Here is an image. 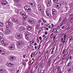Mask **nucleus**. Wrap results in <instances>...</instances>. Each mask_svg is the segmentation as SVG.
Masks as SVG:
<instances>
[{
    "mask_svg": "<svg viewBox=\"0 0 73 73\" xmlns=\"http://www.w3.org/2000/svg\"><path fill=\"white\" fill-rule=\"evenodd\" d=\"M25 10L27 12H31V9L29 6H26L25 7Z\"/></svg>",
    "mask_w": 73,
    "mask_h": 73,
    "instance_id": "nucleus-1",
    "label": "nucleus"
},
{
    "mask_svg": "<svg viewBox=\"0 0 73 73\" xmlns=\"http://www.w3.org/2000/svg\"><path fill=\"white\" fill-rule=\"evenodd\" d=\"M24 44V41H19V43L18 44L17 46H20L23 45Z\"/></svg>",
    "mask_w": 73,
    "mask_h": 73,
    "instance_id": "nucleus-2",
    "label": "nucleus"
},
{
    "mask_svg": "<svg viewBox=\"0 0 73 73\" xmlns=\"http://www.w3.org/2000/svg\"><path fill=\"white\" fill-rule=\"evenodd\" d=\"M15 48V45L12 44L11 46H9V48L10 50H14Z\"/></svg>",
    "mask_w": 73,
    "mask_h": 73,
    "instance_id": "nucleus-3",
    "label": "nucleus"
},
{
    "mask_svg": "<svg viewBox=\"0 0 73 73\" xmlns=\"http://www.w3.org/2000/svg\"><path fill=\"white\" fill-rule=\"evenodd\" d=\"M11 32V31L9 30V29H8L6 30L5 31V33L7 34V35H9L10 32Z\"/></svg>",
    "mask_w": 73,
    "mask_h": 73,
    "instance_id": "nucleus-4",
    "label": "nucleus"
},
{
    "mask_svg": "<svg viewBox=\"0 0 73 73\" xmlns=\"http://www.w3.org/2000/svg\"><path fill=\"white\" fill-rule=\"evenodd\" d=\"M3 34H0V38H1L0 40L1 41L3 42V41L4 39L3 38H2V37H3Z\"/></svg>",
    "mask_w": 73,
    "mask_h": 73,
    "instance_id": "nucleus-5",
    "label": "nucleus"
},
{
    "mask_svg": "<svg viewBox=\"0 0 73 73\" xmlns=\"http://www.w3.org/2000/svg\"><path fill=\"white\" fill-rule=\"evenodd\" d=\"M0 73H5V71L3 68H0Z\"/></svg>",
    "mask_w": 73,
    "mask_h": 73,
    "instance_id": "nucleus-6",
    "label": "nucleus"
},
{
    "mask_svg": "<svg viewBox=\"0 0 73 73\" xmlns=\"http://www.w3.org/2000/svg\"><path fill=\"white\" fill-rule=\"evenodd\" d=\"M22 34H20L18 35V36L16 37V38L17 39H20L22 38Z\"/></svg>",
    "mask_w": 73,
    "mask_h": 73,
    "instance_id": "nucleus-7",
    "label": "nucleus"
},
{
    "mask_svg": "<svg viewBox=\"0 0 73 73\" xmlns=\"http://www.w3.org/2000/svg\"><path fill=\"white\" fill-rule=\"evenodd\" d=\"M48 3L47 4V7H50V5H51L52 1H51V0H48Z\"/></svg>",
    "mask_w": 73,
    "mask_h": 73,
    "instance_id": "nucleus-8",
    "label": "nucleus"
},
{
    "mask_svg": "<svg viewBox=\"0 0 73 73\" xmlns=\"http://www.w3.org/2000/svg\"><path fill=\"white\" fill-rule=\"evenodd\" d=\"M51 61H52V59L50 58L48 60V64L50 66V64H51Z\"/></svg>",
    "mask_w": 73,
    "mask_h": 73,
    "instance_id": "nucleus-9",
    "label": "nucleus"
},
{
    "mask_svg": "<svg viewBox=\"0 0 73 73\" xmlns=\"http://www.w3.org/2000/svg\"><path fill=\"white\" fill-rule=\"evenodd\" d=\"M32 27L30 26H28L27 27V29L28 31H30L32 29Z\"/></svg>",
    "mask_w": 73,
    "mask_h": 73,
    "instance_id": "nucleus-10",
    "label": "nucleus"
},
{
    "mask_svg": "<svg viewBox=\"0 0 73 73\" xmlns=\"http://www.w3.org/2000/svg\"><path fill=\"white\" fill-rule=\"evenodd\" d=\"M31 5L32 7H33L35 6V2H32L31 3Z\"/></svg>",
    "mask_w": 73,
    "mask_h": 73,
    "instance_id": "nucleus-11",
    "label": "nucleus"
},
{
    "mask_svg": "<svg viewBox=\"0 0 73 73\" xmlns=\"http://www.w3.org/2000/svg\"><path fill=\"white\" fill-rule=\"evenodd\" d=\"M15 23H16V24H18V25H22V24H21V23L20 22L18 21L17 20H16V21Z\"/></svg>",
    "mask_w": 73,
    "mask_h": 73,
    "instance_id": "nucleus-12",
    "label": "nucleus"
},
{
    "mask_svg": "<svg viewBox=\"0 0 73 73\" xmlns=\"http://www.w3.org/2000/svg\"><path fill=\"white\" fill-rule=\"evenodd\" d=\"M57 29H56V28H54L53 29V31H54V33H56H56H57V32H58V31H57Z\"/></svg>",
    "mask_w": 73,
    "mask_h": 73,
    "instance_id": "nucleus-13",
    "label": "nucleus"
},
{
    "mask_svg": "<svg viewBox=\"0 0 73 73\" xmlns=\"http://www.w3.org/2000/svg\"><path fill=\"white\" fill-rule=\"evenodd\" d=\"M15 57L14 56H11L10 59V61H13V59H15Z\"/></svg>",
    "mask_w": 73,
    "mask_h": 73,
    "instance_id": "nucleus-14",
    "label": "nucleus"
},
{
    "mask_svg": "<svg viewBox=\"0 0 73 73\" xmlns=\"http://www.w3.org/2000/svg\"><path fill=\"white\" fill-rule=\"evenodd\" d=\"M66 19H64L62 22L64 24H65L66 23Z\"/></svg>",
    "mask_w": 73,
    "mask_h": 73,
    "instance_id": "nucleus-15",
    "label": "nucleus"
},
{
    "mask_svg": "<svg viewBox=\"0 0 73 73\" xmlns=\"http://www.w3.org/2000/svg\"><path fill=\"white\" fill-rule=\"evenodd\" d=\"M71 64H72V62H70H70H68V64L67 66H70V65H71Z\"/></svg>",
    "mask_w": 73,
    "mask_h": 73,
    "instance_id": "nucleus-16",
    "label": "nucleus"
},
{
    "mask_svg": "<svg viewBox=\"0 0 73 73\" xmlns=\"http://www.w3.org/2000/svg\"><path fill=\"white\" fill-rule=\"evenodd\" d=\"M38 8V10H39V11H40L41 9V6L40 5H38V7H37Z\"/></svg>",
    "mask_w": 73,
    "mask_h": 73,
    "instance_id": "nucleus-17",
    "label": "nucleus"
},
{
    "mask_svg": "<svg viewBox=\"0 0 73 73\" xmlns=\"http://www.w3.org/2000/svg\"><path fill=\"white\" fill-rule=\"evenodd\" d=\"M46 15L48 17H50V14H49V13H46Z\"/></svg>",
    "mask_w": 73,
    "mask_h": 73,
    "instance_id": "nucleus-18",
    "label": "nucleus"
},
{
    "mask_svg": "<svg viewBox=\"0 0 73 73\" xmlns=\"http://www.w3.org/2000/svg\"><path fill=\"white\" fill-rule=\"evenodd\" d=\"M3 25H4L3 23L1 22H0V27H2V26H3Z\"/></svg>",
    "mask_w": 73,
    "mask_h": 73,
    "instance_id": "nucleus-19",
    "label": "nucleus"
},
{
    "mask_svg": "<svg viewBox=\"0 0 73 73\" xmlns=\"http://www.w3.org/2000/svg\"><path fill=\"white\" fill-rule=\"evenodd\" d=\"M42 44H44V43H46V41H45V40H42Z\"/></svg>",
    "mask_w": 73,
    "mask_h": 73,
    "instance_id": "nucleus-20",
    "label": "nucleus"
},
{
    "mask_svg": "<svg viewBox=\"0 0 73 73\" xmlns=\"http://www.w3.org/2000/svg\"><path fill=\"white\" fill-rule=\"evenodd\" d=\"M9 23H10V25H11L12 26H13L14 25V24L13 23L11 22H9Z\"/></svg>",
    "mask_w": 73,
    "mask_h": 73,
    "instance_id": "nucleus-21",
    "label": "nucleus"
},
{
    "mask_svg": "<svg viewBox=\"0 0 73 73\" xmlns=\"http://www.w3.org/2000/svg\"><path fill=\"white\" fill-rule=\"evenodd\" d=\"M34 42H35V41L33 40H32L30 41V44H33V43H34Z\"/></svg>",
    "mask_w": 73,
    "mask_h": 73,
    "instance_id": "nucleus-22",
    "label": "nucleus"
},
{
    "mask_svg": "<svg viewBox=\"0 0 73 73\" xmlns=\"http://www.w3.org/2000/svg\"><path fill=\"white\" fill-rule=\"evenodd\" d=\"M11 20L13 22H16V20L14 19L13 18H12L11 19Z\"/></svg>",
    "mask_w": 73,
    "mask_h": 73,
    "instance_id": "nucleus-23",
    "label": "nucleus"
},
{
    "mask_svg": "<svg viewBox=\"0 0 73 73\" xmlns=\"http://www.w3.org/2000/svg\"><path fill=\"white\" fill-rule=\"evenodd\" d=\"M36 42L38 43H39V42H40V40H39V39H38V38H36Z\"/></svg>",
    "mask_w": 73,
    "mask_h": 73,
    "instance_id": "nucleus-24",
    "label": "nucleus"
},
{
    "mask_svg": "<svg viewBox=\"0 0 73 73\" xmlns=\"http://www.w3.org/2000/svg\"><path fill=\"white\" fill-rule=\"evenodd\" d=\"M56 10L54 9H53L52 10V13H55Z\"/></svg>",
    "mask_w": 73,
    "mask_h": 73,
    "instance_id": "nucleus-25",
    "label": "nucleus"
},
{
    "mask_svg": "<svg viewBox=\"0 0 73 73\" xmlns=\"http://www.w3.org/2000/svg\"><path fill=\"white\" fill-rule=\"evenodd\" d=\"M7 65L8 66H12L11 65V63H7Z\"/></svg>",
    "mask_w": 73,
    "mask_h": 73,
    "instance_id": "nucleus-26",
    "label": "nucleus"
},
{
    "mask_svg": "<svg viewBox=\"0 0 73 73\" xmlns=\"http://www.w3.org/2000/svg\"><path fill=\"white\" fill-rule=\"evenodd\" d=\"M55 43H56V42H55V40H54L52 41V44L53 45H55Z\"/></svg>",
    "mask_w": 73,
    "mask_h": 73,
    "instance_id": "nucleus-27",
    "label": "nucleus"
},
{
    "mask_svg": "<svg viewBox=\"0 0 73 73\" xmlns=\"http://www.w3.org/2000/svg\"><path fill=\"white\" fill-rule=\"evenodd\" d=\"M66 35H64V40H66Z\"/></svg>",
    "mask_w": 73,
    "mask_h": 73,
    "instance_id": "nucleus-28",
    "label": "nucleus"
},
{
    "mask_svg": "<svg viewBox=\"0 0 73 73\" xmlns=\"http://www.w3.org/2000/svg\"><path fill=\"white\" fill-rule=\"evenodd\" d=\"M22 23L23 25H25L26 23H25V22L24 21H22Z\"/></svg>",
    "mask_w": 73,
    "mask_h": 73,
    "instance_id": "nucleus-29",
    "label": "nucleus"
},
{
    "mask_svg": "<svg viewBox=\"0 0 73 73\" xmlns=\"http://www.w3.org/2000/svg\"><path fill=\"white\" fill-rule=\"evenodd\" d=\"M14 1L17 3H19L20 1V0H14Z\"/></svg>",
    "mask_w": 73,
    "mask_h": 73,
    "instance_id": "nucleus-30",
    "label": "nucleus"
},
{
    "mask_svg": "<svg viewBox=\"0 0 73 73\" xmlns=\"http://www.w3.org/2000/svg\"><path fill=\"white\" fill-rule=\"evenodd\" d=\"M1 53L2 55H3V54H5V52L4 51H2Z\"/></svg>",
    "mask_w": 73,
    "mask_h": 73,
    "instance_id": "nucleus-31",
    "label": "nucleus"
},
{
    "mask_svg": "<svg viewBox=\"0 0 73 73\" xmlns=\"http://www.w3.org/2000/svg\"><path fill=\"white\" fill-rule=\"evenodd\" d=\"M54 2V3H58V0H53Z\"/></svg>",
    "mask_w": 73,
    "mask_h": 73,
    "instance_id": "nucleus-32",
    "label": "nucleus"
},
{
    "mask_svg": "<svg viewBox=\"0 0 73 73\" xmlns=\"http://www.w3.org/2000/svg\"><path fill=\"white\" fill-rule=\"evenodd\" d=\"M24 18H25V19H27V17H28V15L25 14L24 16Z\"/></svg>",
    "mask_w": 73,
    "mask_h": 73,
    "instance_id": "nucleus-33",
    "label": "nucleus"
},
{
    "mask_svg": "<svg viewBox=\"0 0 73 73\" xmlns=\"http://www.w3.org/2000/svg\"><path fill=\"white\" fill-rule=\"evenodd\" d=\"M36 26L38 27H40V23H37Z\"/></svg>",
    "mask_w": 73,
    "mask_h": 73,
    "instance_id": "nucleus-34",
    "label": "nucleus"
},
{
    "mask_svg": "<svg viewBox=\"0 0 73 73\" xmlns=\"http://www.w3.org/2000/svg\"><path fill=\"white\" fill-rule=\"evenodd\" d=\"M67 27H68V28H69V27H70V23H68L67 25Z\"/></svg>",
    "mask_w": 73,
    "mask_h": 73,
    "instance_id": "nucleus-35",
    "label": "nucleus"
},
{
    "mask_svg": "<svg viewBox=\"0 0 73 73\" xmlns=\"http://www.w3.org/2000/svg\"><path fill=\"white\" fill-rule=\"evenodd\" d=\"M48 36H47L44 38V40H47V39H48Z\"/></svg>",
    "mask_w": 73,
    "mask_h": 73,
    "instance_id": "nucleus-36",
    "label": "nucleus"
},
{
    "mask_svg": "<svg viewBox=\"0 0 73 73\" xmlns=\"http://www.w3.org/2000/svg\"><path fill=\"white\" fill-rule=\"evenodd\" d=\"M73 21V19H72V18H71L70 19V22L71 23V24L72 23V22Z\"/></svg>",
    "mask_w": 73,
    "mask_h": 73,
    "instance_id": "nucleus-37",
    "label": "nucleus"
},
{
    "mask_svg": "<svg viewBox=\"0 0 73 73\" xmlns=\"http://www.w3.org/2000/svg\"><path fill=\"white\" fill-rule=\"evenodd\" d=\"M21 28L22 31H23H23H24V30H25V29L24 27H21Z\"/></svg>",
    "mask_w": 73,
    "mask_h": 73,
    "instance_id": "nucleus-38",
    "label": "nucleus"
},
{
    "mask_svg": "<svg viewBox=\"0 0 73 73\" xmlns=\"http://www.w3.org/2000/svg\"><path fill=\"white\" fill-rule=\"evenodd\" d=\"M58 47H56V49L55 50V53H57L58 52Z\"/></svg>",
    "mask_w": 73,
    "mask_h": 73,
    "instance_id": "nucleus-39",
    "label": "nucleus"
},
{
    "mask_svg": "<svg viewBox=\"0 0 73 73\" xmlns=\"http://www.w3.org/2000/svg\"><path fill=\"white\" fill-rule=\"evenodd\" d=\"M40 10H39V11H41V12H44V10L43 9H40Z\"/></svg>",
    "mask_w": 73,
    "mask_h": 73,
    "instance_id": "nucleus-40",
    "label": "nucleus"
},
{
    "mask_svg": "<svg viewBox=\"0 0 73 73\" xmlns=\"http://www.w3.org/2000/svg\"><path fill=\"white\" fill-rule=\"evenodd\" d=\"M67 71L69 72H71V68H68L67 70Z\"/></svg>",
    "mask_w": 73,
    "mask_h": 73,
    "instance_id": "nucleus-41",
    "label": "nucleus"
},
{
    "mask_svg": "<svg viewBox=\"0 0 73 73\" xmlns=\"http://www.w3.org/2000/svg\"><path fill=\"white\" fill-rule=\"evenodd\" d=\"M35 53H36L35 52H34L33 53V55L34 57L36 56V54H35Z\"/></svg>",
    "mask_w": 73,
    "mask_h": 73,
    "instance_id": "nucleus-42",
    "label": "nucleus"
},
{
    "mask_svg": "<svg viewBox=\"0 0 73 73\" xmlns=\"http://www.w3.org/2000/svg\"><path fill=\"white\" fill-rule=\"evenodd\" d=\"M72 38H73V36H70V39H69V41H70V40H72Z\"/></svg>",
    "mask_w": 73,
    "mask_h": 73,
    "instance_id": "nucleus-43",
    "label": "nucleus"
},
{
    "mask_svg": "<svg viewBox=\"0 0 73 73\" xmlns=\"http://www.w3.org/2000/svg\"><path fill=\"white\" fill-rule=\"evenodd\" d=\"M61 21V18H59V19L58 22V23H59H59H60V22Z\"/></svg>",
    "mask_w": 73,
    "mask_h": 73,
    "instance_id": "nucleus-44",
    "label": "nucleus"
},
{
    "mask_svg": "<svg viewBox=\"0 0 73 73\" xmlns=\"http://www.w3.org/2000/svg\"><path fill=\"white\" fill-rule=\"evenodd\" d=\"M3 44L4 45H5V46H7V45H8V44L5 43H3Z\"/></svg>",
    "mask_w": 73,
    "mask_h": 73,
    "instance_id": "nucleus-45",
    "label": "nucleus"
},
{
    "mask_svg": "<svg viewBox=\"0 0 73 73\" xmlns=\"http://www.w3.org/2000/svg\"><path fill=\"white\" fill-rule=\"evenodd\" d=\"M29 22L31 23V24H33V20H30Z\"/></svg>",
    "mask_w": 73,
    "mask_h": 73,
    "instance_id": "nucleus-46",
    "label": "nucleus"
},
{
    "mask_svg": "<svg viewBox=\"0 0 73 73\" xmlns=\"http://www.w3.org/2000/svg\"><path fill=\"white\" fill-rule=\"evenodd\" d=\"M16 6H18V7H19L20 6V5L19 3H17L16 4Z\"/></svg>",
    "mask_w": 73,
    "mask_h": 73,
    "instance_id": "nucleus-47",
    "label": "nucleus"
},
{
    "mask_svg": "<svg viewBox=\"0 0 73 73\" xmlns=\"http://www.w3.org/2000/svg\"><path fill=\"white\" fill-rule=\"evenodd\" d=\"M45 12H46V13H49V10H45Z\"/></svg>",
    "mask_w": 73,
    "mask_h": 73,
    "instance_id": "nucleus-48",
    "label": "nucleus"
},
{
    "mask_svg": "<svg viewBox=\"0 0 73 73\" xmlns=\"http://www.w3.org/2000/svg\"><path fill=\"white\" fill-rule=\"evenodd\" d=\"M45 25H46V27H48V26H49V24H48V23L46 24H45Z\"/></svg>",
    "mask_w": 73,
    "mask_h": 73,
    "instance_id": "nucleus-49",
    "label": "nucleus"
},
{
    "mask_svg": "<svg viewBox=\"0 0 73 73\" xmlns=\"http://www.w3.org/2000/svg\"><path fill=\"white\" fill-rule=\"evenodd\" d=\"M3 2H4V5H6L7 4V1H4Z\"/></svg>",
    "mask_w": 73,
    "mask_h": 73,
    "instance_id": "nucleus-50",
    "label": "nucleus"
},
{
    "mask_svg": "<svg viewBox=\"0 0 73 73\" xmlns=\"http://www.w3.org/2000/svg\"><path fill=\"white\" fill-rule=\"evenodd\" d=\"M44 29H45V30H47V31H48V28L45 27H44Z\"/></svg>",
    "mask_w": 73,
    "mask_h": 73,
    "instance_id": "nucleus-51",
    "label": "nucleus"
},
{
    "mask_svg": "<svg viewBox=\"0 0 73 73\" xmlns=\"http://www.w3.org/2000/svg\"><path fill=\"white\" fill-rule=\"evenodd\" d=\"M65 49H64L62 52V53H63V54H64V53H65Z\"/></svg>",
    "mask_w": 73,
    "mask_h": 73,
    "instance_id": "nucleus-52",
    "label": "nucleus"
},
{
    "mask_svg": "<svg viewBox=\"0 0 73 73\" xmlns=\"http://www.w3.org/2000/svg\"><path fill=\"white\" fill-rule=\"evenodd\" d=\"M42 16H45V14L44 12L42 13Z\"/></svg>",
    "mask_w": 73,
    "mask_h": 73,
    "instance_id": "nucleus-53",
    "label": "nucleus"
},
{
    "mask_svg": "<svg viewBox=\"0 0 73 73\" xmlns=\"http://www.w3.org/2000/svg\"><path fill=\"white\" fill-rule=\"evenodd\" d=\"M38 60H41V56H40L38 57Z\"/></svg>",
    "mask_w": 73,
    "mask_h": 73,
    "instance_id": "nucleus-54",
    "label": "nucleus"
},
{
    "mask_svg": "<svg viewBox=\"0 0 73 73\" xmlns=\"http://www.w3.org/2000/svg\"><path fill=\"white\" fill-rule=\"evenodd\" d=\"M72 3H70V4H69V5L70 6H71V7H72Z\"/></svg>",
    "mask_w": 73,
    "mask_h": 73,
    "instance_id": "nucleus-55",
    "label": "nucleus"
},
{
    "mask_svg": "<svg viewBox=\"0 0 73 73\" xmlns=\"http://www.w3.org/2000/svg\"><path fill=\"white\" fill-rule=\"evenodd\" d=\"M63 24H64L62 22V23H61V24L60 25V26L61 27H62V25H63Z\"/></svg>",
    "mask_w": 73,
    "mask_h": 73,
    "instance_id": "nucleus-56",
    "label": "nucleus"
},
{
    "mask_svg": "<svg viewBox=\"0 0 73 73\" xmlns=\"http://www.w3.org/2000/svg\"><path fill=\"white\" fill-rule=\"evenodd\" d=\"M26 35H29V33L27 31V32H26Z\"/></svg>",
    "mask_w": 73,
    "mask_h": 73,
    "instance_id": "nucleus-57",
    "label": "nucleus"
},
{
    "mask_svg": "<svg viewBox=\"0 0 73 73\" xmlns=\"http://www.w3.org/2000/svg\"><path fill=\"white\" fill-rule=\"evenodd\" d=\"M20 29H19V31L20 32L22 31V30L21 29V27H20Z\"/></svg>",
    "mask_w": 73,
    "mask_h": 73,
    "instance_id": "nucleus-58",
    "label": "nucleus"
},
{
    "mask_svg": "<svg viewBox=\"0 0 73 73\" xmlns=\"http://www.w3.org/2000/svg\"><path fill=\"white\" fill-rule=\"evenodd\" d=\"M51 25H52V28H53V27H54V25H53V24H51Z\"/></svg>",
    "mask_w": 73,
    "mask_h": 73,
    "instance_id": "nucleus-59",
    "label": "nucleus"
},
{
    "mask_svg": "<svg viewBox=\"0 0 73 73\" xmlns=\"http://www.w3.org/2000/svg\"><path fill=\"white\" fill-rule=\"evenodd\" d=\"M38 23H40L41 22V20H38Z\"/></svg>",
    "mask_w": 73,
    "mask_h": 73,
    "instance_id": "nucleus-60",
    "label": "nucleus"
},
{
    "mask_svg": "<svg viewBox=\"0 0 73 73\" xmlns=\"http://www.w3.org/2000/svg\"><path fill=\"white\" fill-rule=\"evenodd\" d=\"M26 56V55H23V58H25Z\"/></svg>",
    "mask_w": 73,
    "mask_h": 73,
    "instance_id": "nucleus-61",
    "label": "nucleus"
},
{
    "mask_svg": "<svg viewBox=\"0 0 73 73\" xmlns=\"http://www.w3.org/2000/svg\"><path fill=\"white\" fill-rule=\"evenodd\" d=\"M72 56H71V55H70V60H72Z\"/></svg>",
    "mask_w": 73,
    "mask_h": 73,
    "instance_id": "nucleus-62",
    "label": "nucleus"
},
{
    "mask_svg": "<svg viewBox=\"0 0 73 73\" xmlns=\"http://www.w3.org/2000/svg\"><path fill=\"white\" fill-rule=\"evenodd\" d=\"M53 52H54L53 50H52L51 53V54H53Z\"/></svg>",
    "mask_w": 73,
    "mask_h": 73,
    "instance_id": "nucleus-63",
    "label": "nucleus"
},
{
    "mask_svg": "<svg viewBox=\"0 0 73 73\" xmlns=\"http://www.w3.org/2000/svg\"><path fill=\"white\" fill-rule=\"evenodd\" d=\"M25 15H26V14H25V13H23L22 14V16H24Z\"/></svg>",
    "mask_w": 73,
    "mask_h": 73,
    "instance_id": "nucleus-64",
    "label": "nucleus"
}]
</instances>
